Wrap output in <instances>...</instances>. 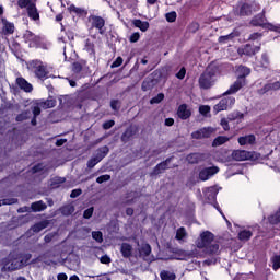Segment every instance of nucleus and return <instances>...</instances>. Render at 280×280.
<instances>
[{"instance_id": "obj_5", "label": "nucleus", "mask_w": 280, "mask_h": 280, "mask_svg": "<svg viewBox=\"0 0 280 280\" xmlns=\"http://www.w3.org/2000/svg\"><path fill=\"white\" fill-rule=\"evenodd\" d=\"M235 104V97L226 96L220 100L218 104L213 106V113L218 115V113H222V110H229V108H233Z\"/></svg>"}, {"instance_id": "obj_14", "label": "nucleus", "mask_w": 280, "mask_h": 280, "mask_svg": "<svg viewBox=\"0 0 280 280\" xmlns=\"http://www.w3.org/2000/svg\"><path fill=\"white\" fill-rule=\"evenodd\" d=\"M259 49V46L245 45L238 48V54L241 56H255V54H258Z\"/></svg>"}, {"instance_id": "obj_58", "label": "nucleus", "mask_w": 280, "mask_h": 280, "mask_svg": "<svg viewBox=\"0 0 280 280\" xmlns=\"http://www.w3.org/2000/svg\"><path fill=\"white\" fill-rule=\"evenodd\" d=\"M16 202V199H4L3 202L0 201V207L1 205H14Z\"/></svg>"}, {"instance_id": "obj_54", "label": "nucleus", "mask_w": 280, "mask_h": 280, "mask_svg": "<svg viewBox=\"0 0 280 280\" xmlns=\"http://www.w3.org/2000/svg\"><path fill=\"white\" fill-rule=\"evenodd\" d=\"M82 194V189H74L71 191L70 198H78Z\"/></svg>"}, {"instance_id": "obj_9", "label": "nucleus", "mask_w": 280, "mask_h": 280, "mask_svg": "<svg viewBox=\"0 0 280 280\" xmlns=\"http://www.w3.org/2000/svg\"><path fill=\"white\" fill-rule=\"evenodd\" d=\"M218 172H220V168L218 166H210V167L202 168L199 172V178L203 182L209 180V178H212V176H215Z\"/></svg>"}, {"instance_id": "obj_12", "label": "nucleus", "mask_w": 280, "mask_h": 280, "mask_svg": "<svg viewBox=\"0 0 280 280\" xmlns=\"http://www.w3.org/2000/svg\"><path fill=\"white\" fill-rule=\"evenodd\" d=\"M260 10V7L257 2H252L250 4L244 3L241 5V15L242 16H248V14H252L253 12H257Z\"/></svg>"}, {"instance_id": "obj_15", "label": "nucleus", "mask_w": 280, "mask_h": 280, "mask_svg": "<svg viewBox=\"0 0 280 280\" xmlns=\"http://www.w3.org/2000/svg\"><path fill=\"white\" fill-rule=\"evenodd\" d=\"M246 84V79H237L231 86L230 89L224 93V95H233L242 89Z\"/></svg>"}, {"instance_id": "obj_20", "label": "nucleus", "mask_w": 280, "mask_h": 280, "mask_svg": "<svg viewBox=\"0 0 280 280\" xmlns=\"http://www.w3.org/2000/svg\"><path fill=\"white\" fill-rule=\"evenodd\" d=\"M26 10H27V14H28L30 19H32L33 21H39L40 13H38L36 3L33 2V3L28 4V7H26Z\"/></svg>"}, {"instance_id": "obj_30", "label": "nucleus", "mask_w": 280, "mask_h": 280, "mask_svg": "<svg viewBox=\"0 0 280 280\" xmlns=\"http://www.w3.org/2000/svg\"><path fill=\"white\" fill-rule=\"evenodd\" d=\"M47 226H49V221H42L33 225L31 231H33V233H40V231H43V229H47Z\"/></svg>"}, {"instance_id": "obj_43", "label": "nucleus", "mask_w": 280, "mask_h": 280, "mask_svg": "<svg viewBox=\"0 0 280 280\" xmlns=\"http://www.w3.org/2000/svg\"><path fill=\"white\" fill-rule=\"evenodd\" d=\"M166 21H168V23H174V21H176V12L166 13Z\"/></svg>"}, {"instance_id": "obj_19", "label": "nucleus", "mask_w": 280, "mask_h": 280, "mask_svg": "<svg viewBox=\"0 0 280 280\" xmlns=\"http://www.w3.org/2000/svg\"><path fill=\"white\" fill-rule=\"evenodd\" d=\"M91 22H92V27H96L100 34H104V25L106 24V22L104 21L103 18L92 16Z\"/></svg>"}, {"instance_id": "obj_8", "label": "nucleus", "mask_w": 280, "mask_h": 280, "mask_svg": "<svg viewBox=\"0 0 280 280\" xmlns=\"http://www.w3.org/2000/svg\"><path fill=\"white\" fill-rule=\"evenodd\" d=\"M24 40L30 47H40V37L36 36L32 31H26L24 33Z\"/></svg>"}, {"instance_id": "obj_36", "label": "nucleus", "mask_w": 280, "mask_h": 280, "mask_svg": "<svg viewBox=\"0 0 280 280\" xmlns=\"http://www.w3.org/2000/svg\"><path fill=\"white\" fill-rule=\"evenodd\" d=\"M271 264H272L273 270H279V268H280V255H275L273 257H271Z\"/></svg>"}, {"instance_id": "obj_63", "label": "nucleus", "mask_w": 280, "mask_h": 280, "mask_svg": "<svg viewBox=\"0 0 280 280\" xmlns=\"http://www.w3.org/2000/svg\"><path fill=\"white\" fill-rule=\"evenodd\" d=\"M93 217V211H85L83 214V218H85L86 220H89V218Z\"/></svg>"}, {"instance_id": "obj_48", "label": "nucleus", "mask_w": 280, "mask_h": 280, "mask_svg": "<svg viewBox=\"0 0 280 280\" xmlns=\"http://www.w3.org/2000/svg\"><path fill=\"white\" fill-rule=\"evenodd\" d=\"M112 126H115V120H108V121L103 124L104 130H110Z\"/></svg>"}, {"instance_id": "obj_56", "label": "nucleus", "mask_w": 280, "mask_h": 280, "mask_svg": "<svg viewBox=\"0 0 280 280\" xmlns=\"http://www.w3.org/2000/svg\"><path fill=\"white\" fill-rule=\"evenodd\" d=\"M101 264H110V257H108V255L102 256Z\"/></svg>"}, {"instance_id": "obj_13", "label": "nucleus", "mask_w": 280, "mask_h": 280, "mask_svg": "<svg viewBox=\"0 0 280 280\" xmlns=\"http://www.w3.org/2000/svg\"><path fill=\"white\" fill-rule=\"evenodd\" d=\"M220 189H222V188L218 185L205 188L203 196H205L206 200H209V201L215 200V196H218Z\"/></svg>"}, {"instance_id": "obj_59", "label": "nucleus", "mask_w": 280, "mask_h": 280, "mask_svg": "<svg viewBox=\"0 0 280 280\" xmlns=\"http://www.w3.org/2000/svg\"><path fill=\"white\" fill-rule=\"evenodd\" d=\"M257 38H261V34L254 33L249 36V40H257Z\"/></svg>"}, {"instance_id": "obj_55", "label": "nucleus", "mask_w": 280, "mask_h": 280, "mask_svg": "<svg viewBox=\"0 0 280 280\" xmlns=\"http://www.w3.org/2000/svg\"><path fill=\"white\" fill-rule=\"evenodd\" d=\"M221 126L224 130H229V121L226 120V118L221 119Z\"/></svg>"}, {"instance_id": "obj_62", "label": "nucleus", "mask_w": 280, "mask_h": 280, "mask_svg": "<svg viewBox=\"0 0 280 280\" xmlns=\"http://www.w3.org/2000/svg\"><path fill=\"white\" fill-rule=\"evenodd\" d=\"M165 126H174V118H166Z\"/></svg>"}, {"instance_id": "obj_34", "label": "nucleus", "mask_w": 280, "mask_h": 280, "mask_svg": "<svg viewBox=\"0 0 280 280\" xmlns=\"http://www.w3.org/2000/svg\"><path fill=\"white\" fill-rule=\"evenodd\" d=\"M85 51H89L90 56H95V45L91 40L85 42Z\"/></svg>"}, {"instance_id": "obj_23", "label": "nucleus", "mask_w": 280, "mask_h": 280, "mask_svg": "<svg viewBox=\"0 0 280 280\" xmlns=\"http://www.w3.org/2000/svg\"><path fill=\"white\" fill-rule=\"evenodd\" d=\"M187 237H188V234H187V230H185V228L177 229L175 240H177V242H179V244L187 242Z\"/></svg>"}, {"instance_id": "obj_4", "label": "nucleus", "mask_w": 280, "mask_h": 280, "mask_svg": "<svg viewBox=\"0 0 280 280\" xmlns=\"http://www.w3.org/2000/svg\"><path fill=\"white\" fill-rule=\"evenodd\" d=\"M252 25L264 27V30H270L271 32H278L280 34V25L279 24H272V23H266V20L264 19V15H257L252 20Z\"/></svg>"}, {"instance_id": "obj_16", "label": "nucleus", "mask_w": 280, "mask_h": 280, "mask_svg": "<svg viewBox=\"0 0 280 280\" xmlns=\"http://www.w3.org/2000/svg\"><path fill=\"white\" fill-rule=\"evenodd\" d=\"M152 253V247L150 246V244L145 243V244H142L141 247H140V255L142 257H144L145 261H154V256H151Z\"/></svg>"}, {"instance_id": "obj_38", "label": "nucleus", "mask_w": 280, "mask_h": 280, "mask_svg": "<svg viewBox=\"0 0 280 280\" xmlns=\"http://www.w3.org/2000/svg\"><path fill=\"white\" fill-rule=\"evenodd\" d=\"M32 3H34V2H32L31 0H18V5H19V8H21L22 10H23L24 8H30V5H31Z\"/></svg>"}, {"instance_id": "obj_28", "label": "nucleus", "mask_w": 280, "mask_h": 280, "mask_svg": "<svg viewBox=\"0 0 280 280\" xmlns=\"http://www.w3.org/2000/svg\"><path fill=\"white\" fill-rule=\"evenodd\" d=\"M133 25L141 32H148V30H150V23L143 22L141 20H133Z\"/></svg>"}, {"instance_id": "obj_29", "label": "nucleus", "mask_w": 280, "mask_h": 280, "mask_svg": "<svg viewBox=\"0 0 280 280\" xmlns=\"http://www.w3.org/2000/svg\"><path fill=\"white\" fill-rule=\"evenodd\" d=\"M230 139L231 138H229L226 136H219L213 140L212 145H213V148L224 145V143H226V141H230Z\"/></svg>"}, {"instance_id": "obj_10", "label": "nucleus", "mask_w": 280, "mask_h": 280, "mask_svg": "<svg viewBox=\"0 0 280 280\" xmlns=\"http://www.w3.org/2000/svg\"><path fill=\"white\" fill-rule=\"evenodd\" d=\"M215 132V128L213 127H205L200 130H197L191 133L192 139H208V137H211Z\"/></svg>"}, {"instance_id": "obj_61", "label": "nucleus", "mask_w": 280, "mask_h": 280, "mask_svg": "<svg viewBox=\"0 0 280 280\" xmlns=\"http://www.w3.org/2000/svg\"><path fill=\"white\" fill-rule=\"evenodd\" d=\"M67 279H69V278L67 277V273H65V272L59 273V275L57 276V280H67Z\"/></svg>"}, {"instance_id": "obj_1", "label": "nucleus", "mask_w": 280, "mask_h": 280, "mask_svg": "<svg viewBox=\"0 0 280 280\" xmlns=\"http://www.w3.org/2000/svg\"><path fill=\"white\" fill-rule=\"evenodd\" d=\"M214 235L210 231H203L196 240L197 248H202L207 255H220V245L213 243Z\"/></svg>"}, {"instance_id": "obj_40", "label": "nucleus", "mask_w": 280, "mask_h": 280, "mask_svg": "<svg viewBox=\"0 0 280 280\" xmlns=\"http://www.w3.org/2000/svg\"><path fill=\"white\" fill-rule=\"evenodd\" d=\"M199 113H200V115H207V114L211 113V107L209 105H201L199 107Z\"/></svg>"}, {"instance_id": "obj_47", "label": "nucleus", "mask_w": 280, "mask_h": 280, "mask_svg": "<svg viewBox=\"0 0 280 280\" xmlns=\"http://www.w3.org/2000/svg\"><path fill=\"white\" fill-rule=\"evenodd\" d=\"M27 117H30V114H27V112L20 114L16 117V121H25V119H27Z\"/></svg>"}, {"instance_id": "obj_51", "label": "nucleus", "mask_w": 280, "mask_h": 280, "mask_svg": "<svg viewBox=\"0 0 280 280\" xmlns=\"http://www.w3.org/2000/svg\"><path fill=\"white\" fill-rule=\"evenodd\" d=\"M141 38V35L139 33H133L130 36V43H137Z\"/></svg>"}, {"instance_id": "obj_46", "label": "nucleus", "mask_w": 280, "mask_h": 280, "mask_svg": "<svg viewBox=\"0 0 280 280\" xmlns=\"http://www.w3.org/2000/svg\"><path fill=\"white\" fill-rule=\"evenodd\" d=\"M261 67H264L265 69L268 67V65H269V60H268V55H266V54H264L262 56H261Z\"/></svg>"}, {"instance_id": "obj_18", "label": "nucleus", "mask_w": 280, "mask_h": 280, "mask_svg": "<svg viewBox=\"0 0 280 280\" xmlns=\"http://www.w3.org/2000/svg\"><path fill=\"white\" fill-rule=\"evenodd\" d=\"M280 89V82L276 81L273 83H267L264 85L262 89L258 90L259 95H265V93H268L270 91H279Z\"/></svg>"}, {"instance_id": "obj_21", "label": "nucleus", "mask_w": 280, "mask_h": 280, "mask_svg": "<svg viewBox=\"0 0 280 280\" xmlns=\"http://www.w3.org/2000/svg\"><path fill=\"white\" fill-rule=\"evenodd\" d=\"M177 116L179 119H189V117H191V110L187 107V104H183L178 107Z\"/></svg>"}, {"instance_id": "obj_7", "label": "nucleus", "mask_w": 280, "mask_h": 280, "mask_svg": "<svg viewBox=\"0 0 280 280\" xmlns=\"http://www.w3.org/2000/svg\"><path fill=\"white\" fill-rule=\"evenodd\" d=\"M232 159L234 161H250V159H255V153L246 150H235L232 152Z\"/></svg>"}, {"instance_id": "obj_11", "label": "nucleus", "mask_w": 280, "mask_h": 280, "mask_svg": "<svg viewBox=\"0 0 280 280\" xmlns=\"http://www.w3.org/2000/svg\"><path fill=\"white\" fill-rule=\"evenodd\" d=\"M106 154H108V147H103L101 148L95 158H92L89 162H88V167H94L97 165V163H100V161H102V159H104L106 156Z\"/></svg>"}, {"instance_id": "obj_57", "label": "nucleus", "mask_w": 280, "mask_h": 280, "mask_svg": "<svg viewBox=\"0 0 280 280\" xmlns=\"http://www.w3.org/2000/svg\"><path fill=\"white\" fill-rule=\"evenodd\" d=\"M110 106L113 110H119V101H112Z\"/></svg>"}, {"instance_id": "obj_49", "label": "nucleus", "mask_w": 280, "mask_h": 280, "mask_svg": "<svg viewBox=\"0 0 280 280\" xmlns=\"http://www.w3.org/2000/svg\"><path fill=\"white\" fill-rule=\"evenodd\" d=\"M25 261L23 262V260H21V262L16 266V267H14V268H21V266H25V264H27V261H30V259H32V255L31 254H26L25 255Z\"/></svg>"}, {"instance_id": "obj_41", "label": "nucleus", "mask_w": 280, "mask_h": 280, "mask_svg": "<svg viewBox=\"0 0 280 280\" xmlns=\"http://www.w3.org/2000/svg\"><path fill=\"white\" fill-rule=\"evenodd\" d=\"M244 114L240 112H234L232 115L229 116L230 121H234V119H242Z\"/></svg>"}, {"instance_id": "obj_45", "label": "nucleus", "mask_w": 280, "mask_h": 280, "mask_svg": "<svg viewBox=\"0 0 280 280\" xmlns=\"http://www.w3.org/2000/svg\"><path fill=\"white\" fill-rule=\"evenodd\" d=\"M233 36H234L233 33L225 35V36H221V37H219V43H226V40H231L233 38Z\"/></svg>"}, {"instance_id": "obj_64", "label": "nucleus", "mask_w": 280, "mask_h": 280, "mask_svg": "<svg viewBox=\"0 0 280 280\" xmlns=\"http://www.w3.org/2000/svg\"><path fill=\"white\" fill-rule=\"evenodd\" d=\"M73 70L77 71V72L82 71V66L80 63H74L73 65Z\"/></svg>"}, {"instance_id": "obj_60", "label": "nucleus", "mask_w": 280, "mask_h": 280, "mask_svg": "<svg viewBox=\"0 0 280 280\" xmlns=\"http://www.w3.org/2000/svg\"><path fill=\"white\" fill-rule=\"evenodd\" d=\"M65 143H67V139H59L56 141V145L58 148H60V145H65Z\"/></svg>"}, {"instance_id": "obj_35", "label": "nucleus", "mask_w": 280, "mask_h": 280, "mask_svg": "<svg viewBox=\"0 0 280 280\" xmlns=\"http://www.w3.org/2000/svg\"><path fill=\"white\" fill-rule=\"evenodd\" d=\"M187 257H189V256L187 255V252H185V250H183V249L177 250V253L175 254V259L180 260V261L186 260Z\"/></svg>"}, {"instance_id": "obj_42", "label": "nucleus", "mask_w": 280, "mask_h": 280, "mask_svg": "<svg viewBox=\"0 0 280 280\" xmlns=\"http://www.w3.org/2000/svg\"><path fill=\"white\" fill-rule=\"evenodd\" d=\"M124 65V58L118 57L113 63L112 69H116L117 67H121Z\"/></svg>"}, {"instance_id": "obj_26", "label": "nucleus", "mask_w": 280, "mask_h": 280, "mask_svg": "<svg viewBox=\"0 0 280 280\" xmlns=\"http://www.w3.org/2000/svg\"><path fill=\"white\" fill-rule=\"evenodd\" d=\"M160 278L162 280H176V273L172 270H162L160 272Z\"/></svg>"}, {"instance_id": "obj_6", "label": "nucleus", "mask_w": 280, "mask_h": 280, "mask_svg": "<svg viewBox=\"0 0 280 280\" xmlns=\"http://www.w3.org/2000/svg\"><path fill=\"white\" fill-rule=\"evenodd\" d=\"M56 106L55 100H47L46 102L36 103L32 106V112L35 117L40 115V108H54Z\"/></svg>"}, {"instance_id": "obj_24", "label": "nucleus", "mask_w": 280, "mask_h": 280, "mask_svg": "<svg viewBox=\"0 0 280 280\" xmlns=\"http://www.w3.org/2000/svg\"><path fill=\"white\" fill-rule=\"evenodd\" d=\"M236 74L238 75V80H245L247 75H250V69L248 67L238 66L236 69Z\"/></svg>"}, {"instance_id": "obj_2", "label": "nucleus", "mask_w": 280, "mask_h": 280, "mask_svg": "<svg viewBox=\"0 0 280 280\" xmlns=\"http://www.w3.org/2000/svg\"><path fill=\"white\" fill-rule=\"evenodd\" d=\"M215 80H218V70L213 67H208L199 78V85L201 89H211V85L215 84Z\"/></svg>"}, {"instance_id": "obj_3", "label": "nucleus", "mask_w": 280, "mask_h": 280, "mask_svg": "<svg viewBox=\"0 0 280 280\" xmlns=\"http://www.w3.org/2000/svg\"><path fill=\"white\" fill-rule=\"evenodd\" d=\"M28 69L32 71L39 80H46L49 78V68L43 61L36 59L28 63Z\"/></svg>"}, {"instance_id": "obj_39", "label": "nucleus", "mask_w": 280, "mask_h": 280, "mask_svg": "<svg viewBox=\"0 0 280 280\" xmlns=\"http://www.w3.org/2000/svg\"><path fill=\"white\" fill-rule=\"evenodd\" d=\"M164 98H165V95H163V93H160L155 97L151 98L150 103L160 104V102H163Z\"/></svg>"}, {"instance_id": "obj_53", "label": "nucleus", "mask_w": 280, "mask_h": 280, "mask_svg": "<svg viewBox=\"0 0 280 280\" xmlns=\"http://www.w3.org/2000/svg\"><path fill=\"white\" fill-rule=\"evenodd\" d=\"M69 11L74 12L75 14H82V9H79L73 4L69 7Z\"/></svg>"}, {"instance_id": "obj_37", "label": "nucleus", "mask_w": 280, "mask_h": 280, "mask_svg": "<svg viewBox=\"0 0 280 280\" xmlns=\"http://www.w3.org/2000/svg\"><path fill=\"white\" fill-rule=\"evenodd\" d=\"M92 237L98 244H102V242H104V236H103L102 232H100V231L92 232Z\"/></svg>"}, {"instance_id": "obj_32", "label": "nucleus", "mask_w": 280, "mask_h": 280, "mask_svg": "<svg viewBox=\"0 0 280 280\" xmlns=\"http://www.w3.org/2000/svg\"><path fill=\"white\" fill-rule=\"evenodd\" d=\"M250 237H253V232L249 230H243L238 233V240H241V242H248Z\"/></svg>"}, {"instance_id": "obj_33", "label": "nucleus", "mask_w": 280, "mask_h": 280, "mask_svg": "<svg viewBox=\"0 0 280 280\" xmlns=\"http://www.w3.org/2000/svg\"><path fill=\"white\" fill-rule=\"evenodd\" d=\"M45 209H47V205L43 201L32 203V211H45Z\"/></svg>"}, {"instance_id": "obj_52", "label": "nucleus", "mask_w": 280, "mask_h": 280, "mask_svg": "<svg viewBox=\"0 0 280 280\" xmlns=\"http://www.w3.org/2000/svg\"><path fill=\"white\" fill-rule=\"evenodd\" d=\"M187 73V70H185V68H182L178 73L176 74V78H178V80H183L185 78V74Z\"/></svg>"}, {"instance_id": "obj_27", "label": "nucleus", "mask_w": 280, "mask_h": 280, "mask_svg": "<svg viewBox=\"0 0 280 280\" xmlns=\"http://www.w3.org/2000/svg\"><path fill=\"white\" fill-rule=\"evenodd\" d=\"M3 33L14 34V23L8 22V20L2 19Z\"/></svg>"}, {"instance_id": "obj_22", "label": "nucleus", "mask_w": 280, "mask_h": 280, "mask_svg": "<svg viewBox=\"0 0 280 280\" xmlns=\"http://www.w3.org/2000/svg\"><path fill=\"white\" fill-rule=\"evenodd\" d=\"M256 141L254 135L243 136L238 138L240 145H253Z\"/></svg>"}, {"instance_id": "obj_50", "label": "nucleus", "mask_w": 280, "mask_h": 280, "mask_svg": "<svg viewBox=\"0 0 280 280\" xmlns=\"http://www.w3.org/2000/svg\"><path fill=\"white\" fill-rule=\"evenodd\" d=\"M187 159H188L189 163H198V154H196V153L188 155Z\"/></svg>"}, {"instance_id": "obj_44", "label": "nucleus", "mask_w": 280, "mask_h": 280, "mask_svg": "<svg viewBox=\"0 0 280 280\" xmlns=\"http://www.w3.org/2000/svg\"><path fill=\"white\" fill-rule=\"evenodd\" d=\"M109 178L110 175H101L98 178H96V183L101 185L102 183H106Z\"/></svg>"}, {"instance_id": "obj_31", "label": "nucleus", "mask_w": 280, "mask_h": 280, "mask_svg": "<svg viewBox=\"0 0 280 280\" xmlns=\"http://www.w3.org/2000/svg\"><path fill=\"white\" fill-rule=\"evenodd\" d=\"M167 163H170V160L158 164L155 166V168L153 170L152 175L156 176V175L161 174V172H163L164 170H167Z\"/></svg>"}, {"instance_id": "obj_17", "label": "nucleus", "mask_w": 280, "mask_h": 280, "mask_svg": "<svg viewBox=\"0 0 280 280\" xmlns=\"http://www.w3.org/2000/svg\"><path fill=\"white\" fill-rule=\"evenodd\" d=\"M16 84L25 93H32V91H34V86L22 77L16 79Z\"/></svg>"}, {"instance_id": "obj_25", "label": "nucleus", "mask_w": 280, "mask_h": 280, "mask_svg": "<svg viewBox=\"0 0 280 280\" xmlns=\"http://www.w3.org/2000/svg\"><path fill=\"white\" fill-rule=\"evenodd\" d=\"M120 253L122 257H130L132 255V245L122 243L120 246Z\"/></svg>"}]
</instances>
